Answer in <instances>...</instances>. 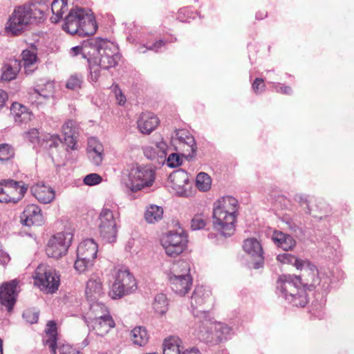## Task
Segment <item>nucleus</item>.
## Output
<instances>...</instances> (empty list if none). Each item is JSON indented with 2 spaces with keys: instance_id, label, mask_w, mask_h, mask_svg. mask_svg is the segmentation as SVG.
<instances>
[{
  "instance_id": "f257e3e1",
  "label": "nucleus",
  "mask_w": 354,
  "mask_h": 354,
  "mask_svg": "<svg viewBox=\"0 0 354 354\" xmlns=\"http://www.w3.org/2000/svg\"><path fill=\"white\" fill-rule=\"evenodd\" d=\"M238 208V201L232 196H224L215 203L214 227L223 236H230L234 233Z\"/></svg>"
},
{
  "instance_id": "f03ea898",
  "label": "nucleus",
  "mask_w": 354,
  "mask_h": 354,
  "mask_svg": "<svg viewBox=\"0 0 354 354\" xmlns=\"http://www.w3.org/2000/svg\"><path fill=\"white\" fill-rule=\"evenodd\" d=\"M97 26L93 15L84 8L71 10L64 19L63 29L71 35L87 37L95 33Z\"/></svg>"
},
{
  "instance_id": "7ed1b4c3",
  "label": "nucleus",
  "mask_w": 354,
  "mask_h": 354,
  "mask_svg": "<svg viewBox=\"0 0 354 354\" xmlns=\"http://www.w3.org/2000/svg\"><path fill=\"white\" fill-rule=\"evenodd\" d=\"M97 56L88 59L90 68V78L96 82L100 76L102 69L108 70L114 67L120 58L117 49L113 43L100 39L96 44Z\"/></svg>"
},
{
  "instance_id": "20e7f679",
  "label": "nucleus",
  "mask_w": 354,
  "mask_h": 354,
  "mask_svg": "<svg viewBox=\"0 0 354 354\" xmlns=\"http://www.w3.org/2000/svg\"><path fill=\"white\" fill-rule=\"evenodd\" d=\"M293 276L282 274L277 281V288L282 293L284 299L297 307H304L309 301L308 289L297 286Z\"/></svg>"
},
{
  "instance_id": "39448f33",
  "label": "nucleus",
  "mask_w": 354,
  "mask_h": 354,
  "mask_svg": "<svg viewBox=\"0 0 354 354\" xmlns=\"http://www.w3.org/2000/svg\"><path fill=\"white\" fill-rule=\"evenodd\" d=\"M137 288V282L133 274L127 269L120 268L114 274L110 295L114 299H120L134 292Z\"/></svg>"
},
{
  "instance_id": "423d86ee",
  "label": "nucleus",
  "mask_w": 354,
  "mask_h": 354,
  "mask_svg": "<svg viewBox=\"0 0 354 354\" xmlns=\"http://www.w3.org/2000/svg\"><path fill=\"white\" fill-rule=\"evenodd\" d=\"M155 180V171L147 167H133L129 171L126 185L132 192H138L152 186Z\"/></svg>"
},
{
  "instance_id": "0eeeda50",
  "label": "nucleus",
  "mask_w": 354,
  "mask_h": 354,
  "mask_svg": "<svg viewBox=\"0 0 354 354\" xmlns=\"http://www.w3.org/2000/svg\"><path fill=\"white\" fill-rule=\"evenodd\" d=\"M232 328L221 322H207L200 327L198 338L207 343L218 344L230 333Z\"/></svg>"
},
{
  "instance_id": "6e6552de",
  "label": "nucleus",
  "mask_w": 354,
  "mask_h": 354,
  "mask_svg": "<svg viewBox=\"0 0 354 354\" xmlns=\"http://www.w3.org/2000/svg\"><path fill=\"white\" fill-rule=\"evenodd\" d=\"M35 21L28 10V6L24 5L15 8L10 17L6 29L13 35H20L26 28Z\"/></svg>"
},
{
  "instance_id": "1a4fd4ad",
  "label": "nucleus",
  "mask_w": 354,
  "mask_h": 354,
  "mask_svg": "<svg viewBox=\"0 0 354 354\" xmlns=\"http://www.w3.org/2000/svg\"><path fill=\"white\" fill-rule=\"evenodd\" d=\"M27 190L28 187L22 181L3 180L0 183V202L17 203Z\"/></svg>"
},
{
  "instance_id": "9d476101",
  "label": "nucleus",
  "mask_w": 354,
  "mask_h": 354,
  "mask_svg": "<svg viewBox=\"0 0 354 354\" xmlns=\"http://www.w3.org/2000/svg\"><path fill=\"white\" fill-rule=\"evenodd\" d=\"M73 239L70 232H59L53 235L46 246V254L48 257L58 259L64 255Z\"/></svg>"
},
{
  "instance_id": "9b49d317",
  "label": "nucleus",
  "mask_w": 354,
  "mask_h": 354,
  "mask_svg": "<svg viewBox=\"0 0 354 354\" xmlns=\"http://www.w3.org/2000/svg\"><path fill=\"white\" fill-rule=\"evenodd\" d=\"M187 241V236L183 232L170 231L162 236L161 244L168 256L176 257L186 248Z\"/></svg>"
},
{
  "instance_id": "f8f14e48",
  "label": "nucleus",
  "mask_w": 354,
  "mask_h": 354,
  "mask_svg": "<svg viewBox=\"0 0 354 354\" xmlns=\"http://www.w3.org/2000/svg\"><path fill=\"white\" fill-rule=\"evenodd\" d=\"M298 270L301 272L299 275H292L295 277L294 281L299 283L304 288L308 289V291L314 290L320 282L317 268L308 260H306L304 265H302V268Z\"/></svg>"
},
{
  "instance_id": "ddd939ff",
  "label": "nucleus",
  "mask_w": 354,
  "mask_h": 354,
  "mask_svg": "<svg viewBox=\"0 0 354 354\" xmlns=\"http://www.w3.org/2000/svg\"><path fill=\"white\" fill-rule=\"evenodd\" d=\"M100 235L108 242H113L117 236V223L113 212L104 207L99 214Z\"/></svg>"
},
{
  "instance_id": "4468645a",
  "label": "nucleus",
  "mask_w": 354,
  "mask_h": 354,
  "mask_svg": "<svg viewBox=\"0 0 354 354\" xmlns=\"http://www.w3.org/2000/svg\"><path fill=\"white\" fill-rule=\"evenodd\" d=\"M172 142L176 149L180 151L185 156H193L196 151V141L191 133L186 130L176 131Z\"/></svg>"
},
{
  "instance_id": "2eb2a0df",
  "label": "nucleus",
  "mask_w": 354,
  "mask_h": 354,
  "mask_svg": "<svg viewBox=\"0 0 354 354\" xmlns=\"http://www.w3.org/2000/svg\"><path fill=\"white\" fill-rule=\"evenodd\" d=\"M243 250L254 259L252 268L259 269L264 264V257L262 246L255 238H249L243 241Z\"/></svg>"
},
{
  "instance_id": "dca6fc26",
  "label": "nucleus",
  "mask_w": 354,
  "mask_h": 354,
  "mask_svg": "<svg viewBox=\"0 0 354 354\" xmlns=\"http://www.w3.org/2000/svg\"><path fill=\"white\" fill-rule=\"evenodd\" d=\"M18 283L19 281L14 279L3 283L0 288V304L6 306L9 313L12 310L16 301Z\"/></svg>"
},
{
  "instance_id": "f3484780",
  "label": "nucleus",
  "mask_w": 354,
  "mask_h": 354,
  "mask_svg": "<svg viewBox=\"0 0 354 354\" xmlns=\"http://www.w3.org/2000/svg\"><path fill=\"white\" fill-rule=\"evenodd\" d=\"M42 219L41 209L35 204L27 205L20 215V223L28 227L41 225Z\"/></svg>"
},
{
  "instance_id": "a211bd4d",
  "label": "nucleus",
  "mask_w": 354,
  "mask_h": 354,
  "mask_svg": "<svg viewBox=\"0 0 354 354\" xmlns=\"http://www.w3.org/2000/svg\"><path fill=\"white\" fill-rule=\"evenodd\" d=\"M189 181L187 174L182 170L172 172L168 179V185L178 195L185 192V187Z\"/></svg>"
},
{
  "instance_id": "6ab92c4d",
  "label": "nucleus",
  "mask_w": 354,
  "mask_h": 354,
  "mask_svg": "<svg viewBox=\"0 0 354 354\" xmlns=\"http://www.w3.org/2000/svg\"><path fill=\"white\" fill-rule=\"evenodd\" d=\"M158 118L151 112L142 113L137 121L138 128L144 134H149L158 126Z\"/></svg>"
},
{
  "instance_id": "aec40b11",
  "label": "nucleus",
  "mask_w": 354,
  "mask_h": 354,
  "mask_svg": "<svg viewBox=\"0 0 354 354\" xmlns=\"http://www.w3.org/2000/svg\"><path fill=\"white\" fill-rule=\"evenodd\" d=\"M103 285L99 277H92L86 283L85 295L87 300L95 302L104 295Z\"/></svg>"
},
{
  "instance_id": "412c9836",
  "label": "nucleus",
  "mask_w": 354,
  "mask_h": 354,
  "mask_svg": "<svg viewBox=\"0 0 354 354\" xmlns=\"http://www.w3.org/2000/svg\"><path fill=\"white\" fill-rule=\"evenodd\" d=\"M59 339L57 324L54 321L48 322L46 328V345L49 349L50 354H57Z\"/></svg>"
},
{
  "instance_id": "4be33fe9",
  "label": "nucleus",
  "mask_w": 354,
  "mask_h": 354,
  "mask_svg": "<svg viewBox=\"0 0 354 354\" xmlns=\"http://www.w3.org/2000/svg\"><path fill=\"white\" fill-rule=\"evenodd\" d=\"M87 153L95 165H101L104 158V147L102 144L95 138H88Z\"/></svg>"
},
{
  "instance_id": "5701e85b",
  "label": "nucleus",
  "mask_w": 354,
  "mask_h": 354,
  "mask_svg": "<svg viewBox=\"0 0 354 354\" xmlns=\"http://www.w3.org/2000/svg\"><path fill=\"white\" fill-rule=\"evenodd\" d=\"M169 282L172 290L180 296L185 295L192 286L191 276L169 277Z\"/></svg>"
},
{
  "instance_id": "b1692460",
  "label": "nucleus",
  "mask_w": 354,
  "mask_h": 354,
  "mask_svg": "<svg viewBox=\"0 0 354 354\" xmlns=\"http://www.w3.org/2000/svg\"><path fill=\"white\" fill-rule=\"evenodd\" d=\"M167 149V144L163 140L162 138H160L153 145L145 147L143 151L145 156L148 159L153 160L156 158L162 159L166 157Z\"/></svg>"
},
{
  "instance_id": "393cba45",
  "label": "nucleus",
  "mask_w": 354,
  "mask_h": 354,
  "mask_svg": "<svg viewBox=\"0 0 354 354\" xmlns=\"http://www.w3.org/2000/svg\"><path fill=\"white\" fill-rule=\"evenodd\" d=\"M97 244L93 239L83 241L77 248V255L83 259L93 261L97 257Z\"/></svg>"
},
{
  "instance_id": "a878e982",
  "label": "nucleus",
  "mask_w": 354,
  "mask_h": 354,
  "mask_svg": "<svg viewBox=\"0 0 354 354\" xmlns=\"http://www.w3.org/2000/svg\"><path fill=\"white\" fill-rule=\"evenodd\" d=\"M32 50L26 49L21 53V60L26 75L32 74L37 68L38 58L35 45L31 46Z\"/></svg>"
},
{
  "instance_id": "bb28decb",
  "label": "nucleus",
  "mask_w": 354,
  "mask_h": 354,
  "mask_svg": "<svg viewBox=\"0 0 354 354\" xmlns=\"http://www.w3.org/2000/svg\"><path fill=\"white\" fill-rule=\"evenodd\" d=\"M64 140L68 147L75 149L76 138L77 135V124L73 120H66L62 126Z\"/></svg>"
},
{
  "instance_id": "cd10ccee",
  "label": "nucleus",
  "mask_w": 354,
  "mask_h": 354,
  "mask_svg": "<svg viewBox=\"0 0 354 354\" xmlns=\"http://www.w3.org/2000/svg\"><path fill=\"white\" fill-rule=\"evenodd\" d=\"M21 68V61L19 59H11L4 63L1 68V80L10 82L15 80Z\"/></svg>"
},
{
  "instance_id": "c85d7f7f",
  "label": "nucleus",
  "mask_w": 354,
  "mask_h": 354,
  "mask_svg": "<svg viewBox=\"0 0 354 354\" xmlns=\"http://www.w3.org/2000/svg\"><path fill=\"white\" fill-rule=\"evenodd\" d=\"M88 326L91 330L98 336L106 335L111 328L115 326L113 317H108L106 319H99L93 322H88Z\"/></svg>"
},
{
  "instance_id": "c756f323",
  "label": "nucleus",
  "mask_w": 354,
  "mask_h": 354,
  "mask_svg": "<svg viewBox=\"0 0 354 354\" xmlns=\"http://www.w3.org/2000/svg\"><path fill=\"white\" fill-rule=\"evenodd\" d=\"M212 301L211 292L203 286H197L191 297V304L194 308H198L204 304L211 303Z\"/></svg>"
},
{
  "instance_id": "7c9ffc66",
  "label": "nucleus",
  "mask_w": 354,
  "mask_h": 354,
  "mask_svg": "<svg viewBox=\"0 0 354 354\" xmlns=\"http://www.w3.org/2000/svg\"><path fill=\"white\" fill-rule=\"evenodd\" d=\"M61 285V274L55 269L46 271V294L53 295L59 290Z\"/></svg>"
},
{
  "instance_id": "2f4dec72",
  "label": "nucleus",
  "mask_w": 354,
  "mask_h": 354,
  "mask_svg": "<svg viewBox=\"0 0 354 354\" xmlns=\"http://www.w3.org/2000/svg\"><path fill=\"white\" fill-rule=\"evenodd\" d=\"M10 110L13 115L15 122L18 124L27 123L31 120L32 113L28 111L26 106L19 103H13Z\"/></svg>"
},
{
  "instance_id": "473e14b6",
  "label": "nucleus",
  "mask_w": 354,
  "mask_h": 354,
  "mask_svg": "<svg viewBox=\"0 0 354 354\" xmlns=\"http://www.w3.org/2000/svg\"><path fill=\"white\" fill-rule=\"evenodd\" d=\"M88 315V322L112 317L108 308L104 304L97 302L91 305Z\"/></svg>"
},
{
  "instance_id": "72a5a7b5",
  "label": "nucleus",
  "mask_w": 354,
  "mask_h": 354,
  "mask_svg": "<svg viewBox=\"0 0 354 354\" xmlns=\"http://www.w3.org/2000/svg\"><path fill=\"white\" fill-rule=\"evenodd\" d=\"M272 240L275 244L286 251L292 250L296 245L295 240L290 235L280 231L273 232Z\"/></svg>"
},
{
  "instance_id": "f704fd0d",
  "label": "nucleus",
  "mask_w": 354,
  "mask_h": 354,
  "mask_svg": "<svg viewBox=\"0 0 354 354\" xmlns=\"http://www.w3.org/2000/svg\"><path fill=\"white\" fill-rule=\"evenodd\" d=\"M68 10L67 3L64 0H53L51 3L53 16L50 20L56 24L62 18L63 14Z\"/></svg>"
},
{
  "instance_id": "c9c22d12",
  "label": "nucleus",
  "mask_w": 354,
  "mask_h": 354,
  "mask_svg": "<svg viewBox=\"0 0 354 354\" xmlns=\"http://www.w3.org/2000/svg\"><path fill=\"white\" fill-rule=\"evenodd\" d=\"M163 209L160 206L151 205L147 207L145 212V219L148 223H155L162 218Z\"/></svg>"
},
{
  "instance_id": "e433bc0d",
  "label": "nucleus",
  "mask_w": 354,
  "mask_h": 354,
  "mask_svg": "<svg viewBox=\"0 0 354 354\" xmlns=\"http://www.w3.org/2000/svg\"><path fill=\"white\" fill-rule=\"evenodd\" d=\"M26 6L34 21L41 22L44 17V0H31L30 5Z\"/></svg>"
},
{
  "instance_id": "4c0bfd02",
  "label": "nucleus",
  "mask_w": 354,
  "mask_h": 354,
  "mask_svg": "<svg viewBox=\"0 0 354 354\" xmlns=\"http://www.w3.org/2000/svg\"><path fill=\"white\" fill-rule=\"evenodd\" d=\"M181 340L176 336L166 338L163 343V354H182L180 351Z\"/></svg>"
},
{
  "instance_id": "58836bf2",
  "label": "nucleus",
  "mask_w": 354,
  "mask_h": 354,
  "mask_svg": "<svg viewBox=\"0 0 354 354\" xmlns=\"http://www.w3.org/2000/svg\"><path fill=\"white\" fill-rule=\"evenodd\" d=\"M131 340L138 346L145 345L149 340V335L145 328L138 326L134 328L131 333Z\"/></svg>"
},
{
  "instance_id": "ea45409f",
  "label": "nucleus",
  "mask_w": 354,
  "mask_h": 354,
  "mask_svg": "<svg viewBox=\"0 0 354 354\" xmlns=\"http://www.w3.org/2000/svg\"><path fill=\"white\" fill-rule=\"evenodd\" d=\"M277 260L282 264L292 265L295 266L297 270L302 268V265H304V263L306 261L299 259L289 253L278 254L277 257Z\"/></svg>"
},
{
  "instance_id": "a19ab883",
  "label": "nucleus",
  "mask_w": 354,
  "mask_h": 354,
  "mask_svg": "<svg viewBox=\"0 0 354 354\" xmlns=\"http://www.w3.org/2000/svg\"><path fill=\"white\" fill-rule=\"evenodd\" d=\"M62 144V140L57 134L46 136V149L48 148L49 155L50 156L53 161H55L53 153H57V148Z\"/></svg>"
},
{
  "instance_id": "79ce46f5",
  "label": "nucleus",
  "mask_w": 354,
  "mask_h": 354,
  "mask_svg": "<svg viewBox=\"0 0 354 354\" xmlns=\"http://www.w3.org/2000/svg\"><path fill=\"white\" fill-rule=\"evenodd\" d=\"M173 271L170 277H183V276H191L190 266L188 262L185 261H178L176 262L172 268Z\"/></svg>"
},
{
  "instance_id": "37998d69",
  "label": "nucleus",
  "mask_w": 354,
  "mask_h": 354,
  "mask_svg": "<svg viewBox=\"0 0 354 354\" xmlns=\"http://www.w3.org/2000/svg\"><path fill=\"white\" fill-rule=\"evenodd\" d=\"M196 185L200 191H208L212 185L211 177L206 173H199L196 178Z\"/></svg>"
},
{
  "instance_id": "c03bdc74",
  "label": "nucleus",
  "mask_w": 354,
  "mask_h": 354,
  "mask_svg": "<svg viewBox=\"0 0 354 354\" xmlns=\"http://www.w3.org/2000/svg\"><path fill=\"white\" fill-rule=\"evenodd\" d=\"M168 301L165 295L160 293L158 294L153 304L155 311L160 314L164 315L167 310Z\"/></svg>"
},
{
  "instance_id": "a18cd8bd",
  "label": "nucleus",
  "mask_w": 354,
  "mask_h": 354,
  "mask_svg": "<svg viewBox=\"0 0 354 354\" xmlns=\"http://www.w3.org/2000/svg\"><path fill=\"white\" fill-rule=\"evenodd\" d=\"M34 279V285L40 288L42 290L44 288V266L41 264L39 265L32 275Z\"/></svg>"
},
{
  "instance_id": "49530a36",
  "label": "nucleus",
  "mask_w": 354,
  "mask_h": 354,
  "mask_svg": "<svg viewBox=\"0 0 354 354\" xmlns=\"http://www.w3.org/2000/svg\"><path fill=\"white\" fill-rule=\"evenodd\" d=\"M207 216L203 214H195L191 221V227L193 230H201L207 224Z\"/></svg>"
},
{
  "instance_id": "de8ad7c7",
  "label": "nucleus",
  "mask_w": 354,
  "mask_h": 354,
  "mask_svg": "<svg viewBox=\"0 0 354 354\" xmlns=\"http://www.w3.org/2000/svg\"><path fill=\"white\" fill-rule=\"evenodd\" d=\"M15 155L13 148L8 144L0 145V161L3 162L11 159Z\"/></svg>"
},
{
  "instance_id": "09e8293b",
  "label": "nucleus",
  "mask_w": 354,
  "mask_h": 354,
  "mask_svg": "<svg viewBox=\"0 0 354 354\" xmlns=\"http://www.w3.org/2000/svg\"><path fill=\"white\" fill-rule=\"evenodd\" d=\"M82 78L77 75H72L67 80L66 87L71 90H77L82 86Z\"/></svg>"
},
{
  "instance_id": "8fccbe9b",
  "label": "nucleus",
  "mask_w": 354,
  "mask_h": 354,
  "mask_svg": "<svg viewBox=\"0 0 354 354\" xmlns=\"http://www.w3.org/2000/svg\"><path fill=\"white\" fill-rule=\"evenodd\" d=\"M22 316L27 323L32 324L37 322L39 319V312L34 309H27L24 312Z\"/></svg>"
},
{
  "instance_id": "3c124183",
  "label": "nucleus",
  "mask_w": 354,
  "mask_h": 354,
  "mask_svg": "<svg viewBox=\"0 0 354 354\" xmlns=\"http://www.w3.org/2000/svg\"><path fill=\"white\" fill-rule=\"evenodd\" d=\"M83 181L86 185L93 186L100 184L102 181V178L99 174L93 173L86 175Z\"/></svg>"
},
{
  "instance_id": "603ef678",
  "label": "nucleus",
  "mask_w": 354,
  "mask_h": 354,
  "mask_svg": "<svg viewBox=\"0 0 354 354\" xmlns=\"http://www.w3.org/2000/svg\"><path fill=\"white\" fill-rule=\"evenodd\" d=\"M93 261H87L77 256V260L75 261L74 268L80 273L84 272L87 268L92 264Z\"/></svg>"
},
{
  "instance_id": "864d4df0",
  "label": "nucleus",
  "mask_w": 354,
  "mask_h": 354,
  "mask_svg": "<svg viewBox=\"0 0 354 354\" xmlns=\"http://www.w3.org/2000/svg\"><path fill=\"white\" fill-rule=\"evenodd\" d=\"M112 91L115 93V99L119 105L123 106L127 102L125 95L122 92L117 84H113L111 86Z\"/></svg>"
},
{
  "instance_id": "5fc2aeb1",
  "label": "nucleus",
  "mask_w": 354,
  "mask_h": 354,
  "mask_svg": "<svg viewBox=\"0 0 354 354\" xmlns=\"http://www.w3.org/2000/svg\"><path fill=\"white\" fill-rule=\"evenodd\" d=\"M44 98V96L37 88L30 93L29 99L32 104H41Z\"/></svg>"
},
{
  "instance_id": "6e6d98bb",
  "label": "nucleus",
  "mask_w": 354,
  "mask_h": 354,
  "mask_svg": "<svg viewBox=\"0 0 354 354\" xmlns=\"http://www.w3.org/2000/svg\"><path fill=\"white\" fill-rule=\"evenodd\" d=\"M274 91L281 94L290 95L293 93V90L290 86L279 84L273 86Z\"/></svg>"
},
{
  "instance_id": "4d7b16f0",
  "label": "nucleus",
  "mask_w": 354,
  "mask_h": 354,
  "mask_svg": "<svg viewBox=\"0 0 354 354\" xmlns=\"http://www.w3.org/2000/svg\"><path fill=\"white\" fill-rule=\"evenodd\" d=\"M252 88L256 94L262 93L266 88L264 81L262 78H256L252 84Z\"/></svg>"
},
{
  "instance_id": "13d9d810",
  "label": "nucleus",
  "mask_w": 354,
  "mask_h": 354,
  "mask_svg": "<svg viewBox=\"0 0 354 354\" xmlns=\"http://www.w3.org/2000/svg\"><path fill=\"white\" fill-rule=\"evenodd\" d=\"M182 160L177 153H171L169 156L167 164L169 167H176L181 165Z\"/></svg>"
},
{
  "instance_id": "bf43d9fd",
  "label": "nucleus",
  "mask_w": 354,
  "mask_h": 354,
  "mask_svg": "<svg viewBox=\"0 0 354 354\" xmlns=\"http://www.w3.org/2000/svg\"><path fill=\"white\" fill-rule=\"evenodd\" d=\"M60 354H83L69 344L59 346Z\"/></svg>"
},
{
  "instance_id": "052dcab7",
  "label": "nucleus",
  "mask_w": 354,
  "mask_h": 354,
  "mask_svg": "<svg viewBox=\"0 0 354 354\" xmlns=\"http://www.w3.org/2000/svg\"><path fill=\"white\" fill-rule=\"evenodd\" d=\"M57 85L54 81H48L46 82V91L48 95H46V98L48 97H53L56 92Z\"/></svg>"
},
{
  "instance_id": "680f3d73",
  "label": "nucleus",
  "mask_w": 354,
  "mask_h": 354,
  "mask_svg": "<svg viewBox=\"0 0 354 354\" xmlns=\"http://www.w3.org/2000/svg\"><path fill=\"white\" fill-rule=\"evenodd\" d=\"M26 138L32 143L39 142V131L37 129H32L29 131L25 133Z\"/></svg>"
},
{
  "instance_id": "e2e57ef3",
  "label": "nucleus",
  "mask_w": 354,
  "mask_h": 354,
  "mask_svg": "<svg viewBox=\"0 0 354 354\" xmlns=\"http://www.w3.org/2000/svg\"><path fill=\"white\" fill-rule=\"evenodd\" d=\"M55 198V191L49 187L47 190V195L46 194V203H51Z\"/></svg>"
},
{
  "instance_id": "0e129e2a",
  "label": "nucleus",
  "mask_w": 354,
  "mask_h": 354,
  "mask_svg": "<svg viewBox=\"0 0 354 354\" xmlns=\"http://www.w3.org/2000/svg\"><path fill=\"white\" fill-rule=\"evenodd\" d=\"M165 41L160 39L156 42H155L152 46L149 47V50H157L158 49H159L160 48L164 46L165 45Z\"/></svg>"
},
{
  "instance_id": "69168bd1",
  "label": "nucleus",
  "mask_w": 354,
  "mask_h": 354,
  "mask_svg": "<svg viewBox=\"0 0 354 354\" xmlns=\"http://www.w3.org/2000/svg\"><path fill=\"white\" fill-rule=\"evenodd\" d=\"M7 99L8 95L6 92L2 89H0V108H1L4 105Z\"/></svg>"
},
{
  "instance_id": "338daca9",
  "label": "nucleus",
  "mask_w": 354,
  "mask_h": 354,
  "mask_svg": "<svg viewBox=\"0 0 354 354\" xmlns=\"http://www.w3.org/2000/svg\"><path fill=\"white\" fill-rule=\"evenodd\" d=\"M71 51L73 52L74 55H77L82 54V53L84 54L82 52L83 48L80 47V46H75V47L72 48ZM83 56L85 57L84 55H83Z\"/></svg>"
},
{
  "instance_id": "774afa93",
  "label": "nucleus",
  "mask_w": 354,
  "mask_h": 354,
  "mask_svg": "<svg viewBox=\"0 0 354 354\" xmlns=\"http://www.w3.org/2000/svg\"><path fill=\"white\" fill-rule=\"evenodd\" d=\"M182 354H201L198 349L192 348L182 352Z\"/></svg>"
}]
</instances>
